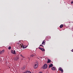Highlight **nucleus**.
Here are the masks:
<instances>
[{
  "label": "nucleus",
  "mask_w": 73,
  "mask_h": 73,
  "mask_svg": "<svg viewBox=\"0 0 73 73\" xmlns=\"http://www.w3.org/2000/svg\"><path fill=\"white\" fill-rule=\"evenodd\" d=\"M21 48H22V45H21Z\"/></svg>",
  "instance_id": "23"
},
{
  "label": "nucleus",
  "mask_w": 73,
  "mask_h": 73,
  "mask_svg": "<svg viewBox=\"0 0 73 73\" xmlns=\"http://www.w3.org/2000/svg\"><path fill=\"white\" fill-rule=\"evenodd\" d=\"M38 67V65L37 64H35L34 66V69H36Z\"/></svg>",
  "instance_id": "5"
},
{
  "label": "nucleus",
  "mask_w": 73,
  "mask_h": 73,
  "mask_svg": "<svg viewBox=\"0 0 73 73\" xmlns=\"http://www.w3.org/2000/svg\"><path fill=\"white\" fill-rule=\"evenodd\" d=\"M71 51H72V52H73V49H72Z\"/></svg>",
  "instance_id": "22"
},
{
  "label": "nucleus",
  "mask_w": 73,
  "mask_h": 73,
  "mask_svg": "<svg viewBox=\"0 0 73 73\" xmlns=\"http://www.w3.org/2000/svg\"><path fill=\"white\" fill-rule=\"evenodd\" d=\"M45 41L44 40L43 41V42H42V45H43V44H44V43H45Z\"/></svg>",
  "instance_id": "12"
},
{
  "label": "nucleus",
  "mask_w": 73,
  "mask_h": 73,
  "mask_svg": "<svg viewBox=\"0 0 73 73\" xmlns=\"http://www.w3.org/2000/svg\"><path fill=\"white\" fill-rule=\"evenodd\" d=\"M11 49V47L9 46V47L8 49H9V50H10V49Z\"/></svg>",
  "instance_id": "17"
},
{
  "label": "nucleus",
  "mask_w": 73,
  "mask_h": 73,
  "mask_svg": "<svg viewBox=\"0 0 73 73\" xmlns=\"http://www.w3.org/2000/svg\"><path fill=\"white\" fill-rule=\"evenodd\" d=\"M14 60L15 61H17V60H19V58L17 57H16L15 58V59Z\"/></svg>",
  "instance_id": "10"
},
{
  "label": "nucleus",
  "mask_w": 73,
  "mask_h": 73,
  "mask_svg": "<svg viewBox=\"0 0 73 73\" xmlns=\"http://www.w3.org/2000/svg\"><path fill=\"white\" fill-rule=\"evenodd\" d=\"M1 61V60H0V61Z\"/></svg>",
  "instance_id": "24"
},
{
  "label": "nucleus",
  "mask_w": 73,
  "mask_h": 73,
  "mask_svg": "<svg viewBox=\"0 0 73 73\" xmlns=\"http://www.w3.org/2000/svg\"><path fill=\"white\" fill-rule=\"evenodd\" d=\"M50 62H51V60H48V61L47 62V63H50Z\"/></svg>",
  "instance_id": "11"
},
{
  "label": "nucleus",
  "mask_w": 73,
  "mask_h": 73,
  "mask_svg": "<svg viewBox=\"0 0 73 73\" xmlns=\"http://www.w3.org/2000/svg\"><path fill=\"white\" fill-rule=\"evenodd\" d=\"M47 67H48L47 64H45L43 66V68L44 69H46L47 68Z\"/></svg>",
  "instance_id": "1"
},
{
  "label": "nucleus",
  "mask_w": 73,
  "mask_h": 73,
  "mask_svg": "<svg viewBox=\"0 0 73 73\" xmlns=\"http://www.w3.org/2000/svg\"><path fill=\"white\" fill-rule=\"evenodd\" d=\"M62 68H60L59 69V70H60V71L61 70H62Z\"/></svg>",
  "instance_id": "16"
},
{
  "label": "nucleus",
  "mask_w": 73,
  "mask_h": 73,
  "mask_svg": "<svg viewBox=\"0 0 73 73\" xmlns=\"http://www.w3.org/2000/svg\"><path fill=\"white\" fill-rule=\"evenodd\" d=\"M4 52H5L4 50H3L2 51H0V54H1L2 53H4Z\"/></svg>",
  "instance_id": "3"
},
{
  "label": "nucleus",
  "mask_w": 73,
  "mask_h": 73,
  "mask_svg": "<svg viewBox=\"0 0 73 73\" xmlns=\"http://www.w3.org/2000/svg\"><path fill=\"white\" fill-rule=\"evenodd\" d=\"M34 56V55L33 54H32L31 55L32 57H33Z\"/></svg>",
  "instance_id": "19"
},
{
  "label": "nucleus",
  "mask_w": 73,
  "mask_h": 73,
  "mask_svg": "<svg viewBox=\"0 0 73 73\" xmlns=\"http://www.w3.org/2000/svg\"><path fill=\"white\" fill-rule=\"evenodd\" d=\"M71 4H73V1H72L71 2Z\"/></svg>",
  "instance_id": "21"
},
{
  "label": "nucleus",
  "mask_w": 73,
  "mask_h": 73,
  "mask_svg": "<svg viewBox=\"0 0 73 73\" xmlns=\"http://www.w3.org/2000/svg\"><path fill=\"white\" fill-rule=\"evenodd\" d=\"M39 49H40V50H42V51L43 52H44V51H45V49L42 48H41L40 47H38Z\"/></svg>",
  "instance_id": "4"
},
{
  "label": "nucleus",
  "mask_w": 73,
  "mask_h": 73,
  "mask_svg": "<svg viewBox=\"0 0 73 73\" xmlns=\"http://www.w3.org/2000/svg\"><path fill=\"white\" fill-rule=\"evenodd\" d=\"M22 48H23L24 49H25V48H27V46H26L24 45L23 44H22Z\"/></svg>",
  "instance_id": "6"
},
{
  "label": "nucleus",
  "mask_w": 73,
  "mask_h": 73,
  "mask_svg": "<svg viewBox=\"0 0 73 73\" xmlns=\"http://www.w3.org/2000/svg\"><path fill=\"white\" fill-rule=\"evenodd\" d=\"M11 52L12 54H16V51H15V50H14V51L13 50H12Z\"/></svg>",
  "instance_id": "2"
},
{
  "label": "nucleus",
  "mask_w": 73,
  "mask_h": 73,
  "mask_svg": "<svg viewBox=\"0 0 73 73\" xmlns=\"http://www.w3.org/2000/svg\"><path fill=\"white\" fill-rule=\"evenodd\" d=\"M26 73H32V72L29 71H27L26 72Z\"/></svg>",
  "instance_id": "14"
},
{
  "label": "nucleus",
  "mask_w": 73,
  "mask_h": 73,
  "mask_svg": "<svg viewBox=\"0 0 73 73\" xmlns=\"http://www.w3.org/2000/svg\"><path fill=\"white\" fill-rule=\"evenodd\" d=\"M53 66V64H51L50 65H49V68H50L51 67H52Z\"/></svg>",
  "instance_id": "9"
},
{
  "label": "nucleus",
  "mask_w": 73,
  "mask_h": 73,
  "mask_svg": "<svg viewBox=\"0 0 73 73\" xmlns=\"http://www.w3.org/2000/svg\"><path fill=\"white\" fill-rule=\"evenodd\" d=\"M40 46H43V48H44V46H42V45L40 44Z\"/></svg>",
  "instance_id": "20"
},
{
  "label": "nucleus",
  "mask_w": 73,
  "mask_h": 73,
  "mask_svg": "<svg viewBox=\"0 0 73 73\" xmlns=\"http://www.w3.org/2000/svg\"><path fill=\"white\" fill-rule=\"evenodd\" d=\"M21 57H23V58H25L24 56H23V55H22V54L21 55Z\"/></svg>",
  "instance_id": "15"
},
{
  "label": "nucleus",
  "mask_w": 73,
  "mask_h": 73,
  "mask_svg": "<svg viewBox=\"0 0 73 73\" xmlns=\"http://www.w3.org/2000/svg\"><path fill=\"white\" fill-rule=\"evenodd\" d=\"M25 66H24L21 68L22 70H24L25 69Z\"/></svg>",
  "instance_id": "8"
},
{
  "label": "nucleus",
  "mask_w": 73,
  "mask_h": 73,
  "mask_svg": "<svg viewBox=\"0 0 73 73\" xmlns=\"http://www.w3.org/2000/svg\"><path fill=\"white\" fill-rule=\"evenodd\" d=\"M61 71V72H64V71L63 70V69H62L60 71Z\"/></svg>",
  "instance_id": "18"
},
{
  "label": "nucleus",
  "mask_w": 73,
  "mask_h": 73,
  "mask_svg": "<svg viewBox=\"0 0 73 73\" xmlns=\"http://www.w3.org/2000/svg\"><path fill=\"white\" fill-rule=\"evenodd\" d=\"M60 28H62V27H63V25H61L60 26Z\"/></svg>",
  "instance_id": "13"
},
{
  "label": "nucleus",
  "mask_w": 73,
  "mask_h": 73,
  "mask_svg": "<svg viewBox=\"0 0 73 73\" xmlns=\"http://www.w3.org/2000/svg\"><path fill=\"white\" fill-rule=\"evenodd\" d=\"M51 69L52 70H56V68L54 67H52L51 68Z\"/></svg>",
  "instance_id": "7"
}]
</instances>
